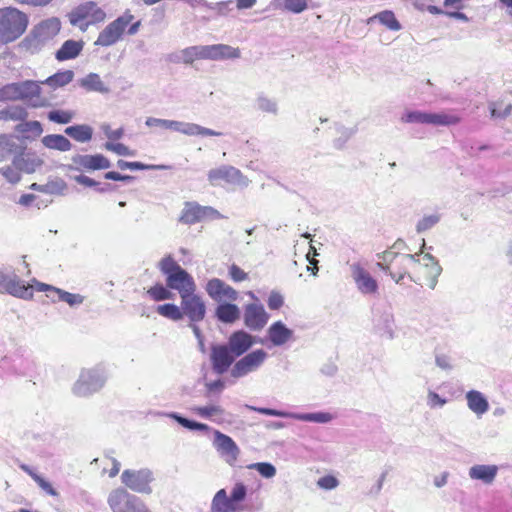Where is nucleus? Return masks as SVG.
Instances as JSON below:
<instances>
[{"mask_svg":"<svg viewBox=\"0 0 512 512\" xmlns=\"http://www.w3.org/2000/svg\"><path fill=\"white\" fill-rule=\"evenodd\" d=\"M183 64L190 65L195 60L224 61L241 56L240 49L227 44L195 45L181 49Z\"/></svg>","mask_w":512,"mask_h":512,"instance_id":"obj_1","label":"nucleus"},{"mask_svg":"<svg viewBox=\"0 0 512 512\" xmlns=\"http://www.w3.org/2000/svg\"><path fill=\"white\" fill-rule=\"evenodd\" d=\"M27 101L33 108H41L49 105L46 98L41 96V87L38 82L26 80L10 83L0 88V101Z\"/></svg>","mask_w":512,"mask_h":512,"instance_id":"obj_2","label":"nucleus"},{"mask_svg":"<svg viewBox=\"0 0 512 512\" xmlns=\"http://www.w3.org/2000/svg\"><path fill=\"white\" fill-rule=\"evenodd\" d=\"M158 268L166 276L167 287L177 291L180 298L189 292H196V283L193 277L172 256L167 255L162 258L158 263Z\"/></svg>","mask_w":512,"mask_h":512,"instance_id":"obj_3","label":"nucleus"},{"mask_svg":"<svg viewBox=\"0 0 512 512\" xmlns=\"http://www.w3.org/2000/svg\"><path fill=\"white\" fill-rule=\"evenodd\" d=\"M28 16L15 7L0 8V46L20 38L28 27Z\"/></svg>","mask_w":512,"mask_h":512,"instance_id":"obj_4","label":"nucleus"},{"mask_svg":"<svg viewBox=\"0 0 512 512\" xmlns=\"http://www.w3.org/2000/svg\"><path fill=\"white\" fill-rule=\"evenodd\" d=\"M107 379L108 371L102 364L83 368L72 386V393L77 397H90L105 386Z\"/></svg>","mask_w":512,"mask_h":512,"instance_id":"obj_5","label":"nucleus"},{"mask_svg":"<svg viewBox=\"0 0 512 512\" xmlns=\"http://www.w3.org/2000/svg\"><path fill=\"white\" fill-rule=\"evenodd\" d=\"M247 494L248 487L241 481L234 483L229 495L226 489L222 488L213 496L210 512H243L242 502Z\"/></svg>","mask_w":512,"mask_h":512,"instance_id":"obj_6","label":"nucleus"},{"mask_svg":"<svg viewBox=\"0 0 512 512\" xmlns=\"http://www.w3.org/2000/svg\"><path fill=\"white\" fill-rule=\"evenodd\" d=\"M145 125L148 128L173 130L186 136H221L222 132L203 127L196 123L147 117Z\"/></svg>","mask_w":512,"mask_h":512,"instance_id":"obj_7","label":"nucleus"},{"mask_svg":"<svg viewBox=\"0 0 512 512\" xmlns=\"http://www.w3.org/2000/svg\"><path fill=\"white\" fill-rule=\"evenodd\" d=\"M68 18L71 25L85 32L89 26L103 22L106 13L96 2L88 1L75 7L68 14Z\"/></svg>","mask_w":512,"mask_h":512,"instance_id":"obj_8","label":"nucleus"},{"mask_svg":"<svg viewBox=\"0 0 512 512\" xmlns=\"http://www.w3.org/2000/svg\"><path fill=\"white\" fill-rule=\"evenodd\" d=\"M134 15L130 10H126L122 15L110 22L99 33L95 45L101 47H110L122 40L128 25L133 21Z\"/></svg>","mask_w":512,"mask_h":512,"instance_id":"obj_9","label":"nucleus"},{"mask_svg":"<svg viewBox=\"0 0 512 512\" xmlns=\"http://www.w3.org/2000/svg\"><path fill=\"white\" fill-rule=\"evenodd\" d=\"M108 504L113 512H151L140 497L123 488L115 489L109 494Z\"/></svg>","mask_w":512,"mask_h":512,"instance_id":"obj_10","label":"nucleus"},{"mask_svg":"<svg viewBox=\"0 0 512 512\" xmlns=\"http://www.w3.org/2000/svg\"><path fill=\"white\" fill-rule=\"evenodd\" d=\"M120 478L122 484L133 492L149 495L153 491L151 484L155 476L149 468L125 469Z\"/></svg>","mask_w":512,"mask_h":512,"instance_id":"obj_11","label":"nucleus"},{"mask_svg":"<svg viewBox=\"0 0 512 512\" xmlns=\"http://www.w3.org/2000/svg\"><path fill=\"white\" fill-rule=\"evenodd\" d=\"M207 179L212 186H219L223 183L241 188H246L250 180L241 170L231 165H220L210 169L207 173Z\"/></svg>","mask_w":512,"mask_h":512,"instance_id":"obj_12","label":"nucleus"},{"mask_svg":"<svg viewBox=\"0 0 512 512\" xmlns=\"http://www.w3.org/2000/svg\"><path fill=\"white\" fill-rule=\"evenodd\" d=\"M349 268L355 288L361 295L366 297H375L378 295V280L361 261L351 263Z\"/></svg>","mask_w":512,"mask_h":512,"instance_id":"obj_13","label":"nucleus"},{"mask_svg":"<svg viewBox=\"0 0 512 512\" xmlns=\"http://www.w3.org/2000/svg\"><path fill=\"white\" fill-rule=\"evenodd\" d=\"M246 408L252 411H255L257 413L267 415V416H274V417H281V418H290L298 421H305V422H313V423H319V424H326L331 422L335 417L333 414L329 412H309V413H298V412H289L284 410H277L272 408H265V407H255L251 405H246Z\"/></svg>","mask_w":512,"mask_h":512,"instance_id":"obj_14","label":"nucleus"},{"mask_svg":"<svg viewBox=\"0 0 512 512\" xmlns=\"http://www.w3.org/2000/svg\"><path fill=\"white\" fill-rule=\"evenodd\" d=\"M225 217L211 206H202L195 201H186L180 215L183 224L224 220Z\"/></svg>","mask_w":512,"mask_h":512,"instance_id":"obj_15","label":"nucleus"},{"mask_svg":"<svg viewBox=\"0 0 512 512\" xmlns=\"http://www.w3.org/2000/svg\"><path fill=\"white\" fill-rule=\"evenodd\" d=\"M268 358V353L260 348L242 355L231 368V376L236 379L244 378L258 371Z\"/></svg>","mask_w":512,"mask_h":512,"instance_id":"obj_16","label":"nucleus"},{"mask_svg":"<svg viewBox=\"0 0 512 512\" xmlns=\"http://www.w3.org/2000/svg\"><path fill=\"white\" fill-rule=\"evenodd\" d=\"M34 287L39 292H46V296L52 303L63 302L66 303L70 308L77 309L85 301L86 297L79 293H71L61 288L34 281Z\"/></svg>","mask_w":512,"mask_h":512,"instance_id":"obj_17","label":"nucleus"},{"mask_svg":"<svg viewBox=\"0 0 512 512\" xmlns=\"http://www.w3.org/2000/svg\"><path fill=\"white\" fill-rule=\"evenodd\" d=\"M212 445L220 458L230 466H234L240 455V448L228 435L219 430L213 431Z\"/></svg>","mask_w":512,"mask_h":512,"instance_id":"obj_18","label":"nucleus"},{"mask_svg":"<svg viewBox=\"0 0 512 512\" xmlns=\"http://www.w3.org/2000/svg\"><path fill=\"white\" fill-rule=\"evenodd\" d=\"M0 293L22 299H31L33 297V286L26 285L15 273L0 271Z\"/></svg>","mask_w":512,"mask_h":512,"instance_id":"obj_19","label":"nucleus"},{"mask_svg":"<svg viewBox=\"0 0 512 512\" xmlns=\"http://www.w3.org/2000/svg\"><path fill=\"white\" fill-rule=\"evenodd\" d=\"M415 277L423 276L426 284L430 289H435L438 277L442 272V268L438 261L431 254H418Z\"/></svg>","mask_w":512,"mask_h":512,"instance_id":"obj_20","label":"nucleus"},{"mask_svg":"<svg viewBox=\"0 0 512 512\" xmlns=\"http://www.w3.org/2000/svg\"><path fill=\"white\" fill-rule=\"evenodd\" d=\"M181 311L190 322H201L206 315V304L201 296L189 292L181 297Z\"/></svg>","mask_w":512,"mask_h":512,"instance_id":"obj_21","label":"nucleus"},{"mask_svg":"<svg viewBox=\"0 0 512 512\" xmlns=\"http://www.w3.org/2000/svg\"><path fill=\"white\" fill-rule=\"evenodd\" d=\"M61 23L57 18H50L39 23L25 41L37 48L58 34Z\"/></svg>","mask_w":512,"mask_h":512,"instance_id":"obj_22","label":"nucleus"},{"mask_svg":"<svg viewBox=\"0 0 512 512\" xmlns=\"http://www.w3.org/2000/svg\"><path fill=\"white\" fill-rule=\"evenodd\" d=\"M237 357L226 344H214L211 346L210 360L213 371L219 375L228 371Z\"/></svg>","mask_w":512,"mask_h":512,"instance_id":"obj_23","label":"nucleus"},{"mask_svg":"<svg viewBox=\"0 0 512 512\" xmlns=\"http://www.w3.org/2000/svg\"><path fill=\"white\" fill-rule=\"evenodd\" d=\"M269 315L262 304L251 303L244 307V324L251 331H260L267 324Z\"/></svg>","mask_w":512,"mask_h":512,"instance_id":"obj_24","label":"nucleus"},{"mask_svg":"<svg viewBox=\"0 0 512 512\" xmlns=\"http://www.w3.org/2000/svg\"><path fill=\"white\" fill-rule=\"evenodd\" d=\"M71 160L76 170L94 171L111 167L110 160L102 154H76Z\"/></svg>","mask_w":512,"mask_h":512,"instance_id":"obj_25","label":"nucleus"},{"mask_svg":"<svg viewBox=\"0 0 512 512\" xmlns=\"http://www.w3.org/2000/svg\"><path fill=\"white\" fill-rule=\"evenodd\" d=\"M206 292L216 302L223 300L235 301L238 298V292L218 278H213L208 281Z\"/></svg>","mask_w":512,"mask_h":512,"instance_id":"obj_26","label":"nucleus"},{"mask_svg":"<svg viewBox=\"0 0 512 512\" xmlns=\"http://www.w3.org/2000/svg\"><path fill=\"white\" fill-rule=\"evenodd\" d=\"M232 353L238 358L250 350L254 345V336L244 330L231 333L226 344Z\"/></svg>","mask_w":512,"mask_h":512,"instance_id":"obj_27","label":"nucleus"},{"mask_svg":"<svg viewBox=\"0 0 512 512\" xmlns=\"http://www.w3.org/2000/svg\"><path fill=\"white\" fill-rule=\"evenodd\" d=\"M12 164L16 170L29 174L35 172L43 164V161L35 153L27 152L23 145L22 152L13 158Z\"/></svg>","mask_w":512,"mask_h":512,"instance_id":"obj_28","label":"nucleus"},{"mask_svg":"<svg viewBox=\"0 0 512 512\" xmlns=\"http://www.w3.org/2000/svg\"><path fill=\"white\" fill-rule=\"evenodd\" d=\"M294 332L282 321L272 323L267 329L269 341L276 347H280L293 339Z\"/></svg>","mask_w":512,"mask_h":512,"instance_id":"obj_29","label":"nucleus"},{"mask_svg":"<svg viewBox=\"0 0 512 512\" xmlns=\"http://www.w3.org/2000/svg\"><path fill=\"white\" fill-rule=\"evenodd\" d=\"M467 406L477 417L488 412L490 405L487 398L478 390H470L465 394Z\"/></svg>","mask_w":512,"mask_h":512,"instance_id":"obj_30","label":"nucleus"},{"mask_svg":"<svg viewBox=\"0 0 512 512\" xmlns=\"http://www.w3.org/2000/svg\"><path fill=\"white\" fill-rule=\"evenodd\" d=\"M23 144L16 137L11 135L0 136V161H6L13 158L19 152H22Z\"/></svg>","mask_w":512,"mask_h":512,"instance_id":"obj_31","label":"nucleus"},{"mask_svg":"<svg viewBox=\"0 0 512 512\" xmlns=\"http://www.w3.org/2000/svg\"><path fill=\"white\" fill-rule=\"evenodd\" d=\"M498 473V466L477 464L469 468L468 475L472 480L481 481L484 484H491Z\"/></svg>","mask_w":512,"mask_h":512,"instance_id":"obj_32","label":"nucleus"},{"mask_svg":"<svg viewBox=\"0 0 512 512\" xmlns=\"http://www.w3.org/2000/svg\"><path fill=\"white\" fill-rule=\"evenodd\" d=\"M215 316L222 323L232 324L240 319L241 311L236 304L224 302L216 307Z\"/></svg>","mask_w":512,"mask_h":512,"instance_id":"obj_33","label":"nucleus"},{"mask_svg":"<svg viewBox=\"0 0 512 512\" xmlns=\"http://www.w3.org/2000/svg\"><path fill=\"white\" fill-rule=\"evenodd\" d=\"M192 411L199 417L211 420L217 424L224 421L225 410L220 405L196 406L192 408Z\"/></svg>","mask_w":512,"mask_h":512,"instance_id":"obj_34","label":"nucleus"},{"mask_svg":"<svg viewBox=\"0 0 512 512\" xmlns=\"http://www.w3.org/2000/svg\"><path fill=\"white\" fill-rule=\"evenodd\" d=\"M375 329L387 339H393L395 334L394 316L391 313H383L375 320Z\"/></svg>","mask_w":512,"mask_h":512,"instance_id":"obj_35","label":"nucleus"},{"mask_svg":"<svg viewBox=\"0 0 512 512\" xmlns=\"http://www.w3.org/2000/svg\"><path fill=\"white\" fill-rule=\"evenodd\" d=\"M82 49L83 43L81 41L67 40L56 52V59L59 61L74 59L80 54Z\"/></svg>","mask_w":512,"mask_h":512,"instance_id":"obj_36","label":"nucleus"},{"mask_svg":"<svg viewBox=\"0 0 512 512\" xmlns=\"http://www.w3.org/2000/svg\"><path fill=\"white\" fill-rule=\"evenodd\" d=\"M41 142L46 148L61 152L70 151L72 148L70 140L60 134L46 135L42 138Z\"/></svg>","mask_w":512,"mask_h":512,"instance_id":"obj_37","label":"nucleus"},{"mask_svg":"<svg viewBox=\"0 0 512 512\" xmlns=\"http://www.w3.org/2000/svg\"><path fill=\"white\" fill-rule=\"evenodd\" d=\"M65 134L77 142L86 143L92 139L93 128L87 124L73 125L65 129Z\"/></svg>","mask_w":512,"mask_h":512,"instance_id":"obj_38","label":"nucleus"},{"mask_svg":"<svg viewBox=\"0 0 512 512\" xmlns=\"http://www.w3.org/2000/svg\"><path fill=\"white\" fill-rule=\"evenodd\" d=\"M460 117L446 112H427L426 124L433 126H450L459 123Z\"/></svg>","mask_w":512,"mask_h":512,"instance_id":"obj_39","label":"nucleus"},{"mask_svg":"<svg viewBox=\"0 0 512 512\" xmlns=\"http://www.w3.org/2000/svg\"><path fill=\"white\" fill-rule=\"evenodd\" d=\"M79 85L87 91L108 93L109 88L101 80L97 73H89L79 80Z\"/></svg>","mask_w":512,"mask_h":512,"instance_id":"obj_40","label":"nucleus"},{"mask_svg":"<svg viewBox=\"0 0 512 512\" xmlns=\"http://www.w3.org/2000/svg\"><path fill=\"white\" fill-rule=\"evenodd\" d=\"M19 468L28 474L46 494L58 496V492L53 488L51 483L39 475L34 468L24 463L20 464Z\"/></svg>","mask_w":512,"mask_h":512,"instance_id":"obj_41","label":"nucleus"},{"mask_svg":"<svg viewBox=\"0 0 512 512\" xmlns=\"http://www.w3.org/2000/svg\"><path fill=\"white\" fill-rule=\"evenodd\" d=\"M418 253L415 254H402L397 259V264H394L391 268H395L397 271H403L406 274L415 275L417 264Z\"/></svg>","mask_w":512,"mask_h":512,"instance_id":"obj_42","label":"nucleus"},{"mask_svg":"<svg viewBox=\"0 0 512 512\" xmlns=\"http://www.w3.org/2000/svg\"><path fill=\"white\" fill-rule=\"evenodd\" d=\"M27 117V109L20 105L8 106L0 110V121H24Z\"/></svg>","mask_w":512,"mask_h":512,"instance_id":"obj_43","label":"nucleus"},{"mask_svg":"<svg viewBox=\"0 0 512 512\" xmlns=\"http://www.w3.org/2000/svg\"><path fill=\"white\" fill-rule=\"evenodd\" d=\"M74 78V72L72 70H64L55 73L54 75L48 77L43 84L50 86L53 89L63 87L69 84Z\"/></svg>","mask_w":512,"mask_h":512,"instance_id":"obj_44","label":"nucleus"},{"mask_svg":"<svg viewBox=\"0 0 512 512\" xmlns=\"http://www.w3.org/2000/svg\"><path fill=\"white\" fill-rule=\"evenodd\" d=\"M378 20L382 25L392 31H399L402 27L399 21L396 19L395 14L390 10H384L374 15L369 21Z\"/></svg>","mask_w":512,"mask_h":512,"instance_id":"obj_45","label":"nucleus"},{"mask_svg":"<svg viewBox=\"0 0 512 512\" xmlns=\"http://www.w3.org/2000/svg\"><path fill=\"white\" fill-rule=\"evenodd\" d=\"M167 416L173 420H175L177 423H179L182 427L189 429V430H195V431H201L206 432L210 430V427L207 424L196 422L193 420H190L188 418L183 417L182 415L171 412L168 413Z\"/></svg>","mask_w":512,"mask_h":512,"instance_id":"obj_46","label":"nucleus"},{"mask_svg":"<svg viewBox=\"0 0 512 512\" xmlns=\"http://www.w3.org/2000/svg\"><path fill=\"white\" fill-rule=\"evenodd\" d=\"M256 107L259 111L277 115L279 108L278 103L275 99L270 98L264 94H259L255 100Z\"/></svg>","mask_w":512,"mask_h":512,"instance_id":"obj_47","label":"nucleus"},{"mask_svg":"<svg viewBox=\"0 0 512 512\" xmlns=\"http://www.w3.org/2000/svg\"><path fill=\"white\" fill-rule=\"evenodd\" d=\"M336 137L334 138V146L337 149L344 147L346 142L356 133L355 127H345L340 124L335 125Z\"/></svg>","mask_w":512,"mask_h":512,"instance_id":"obj_48","label":"nucleus"},{"mask_svg":"<svg viewBox=\"0 0 512 512\" xmlns=\"http://www.w3.org/2000/svg\"><path fill=\"white\" fill-rule=\"evenodd\" d=\"M157 313L165 318L173 321H179L183 318L181 306H177L173 303H166L159 305L156 309Z\"/></svg>","mask_w":512,"mask_h":512,"instance_id":"obj_49","label":"nucleus"},{"mask_svg":"<svg viewBox=\"0 0 512 512\" xmlns=\"http://www.w3.org/2000/svg\"><path fill=\"white\" fill-rule=\"evenodd\" d=\"M275 7L284 8L292 13H301L307 8L306 0H273Z\"/></svg>","mask_w":512,"mask_h":512,"instance_id":"obj_50","label":"nucleus"},{"mask_svg":"<svg viewBox=\"0 0 512 512\" xmlns=\"http://www.w3.org/2000/svg\"><path fill=\"white\" fill-rule=\"evenodd\" d=\"M402 254H399L397 251H394L392 249L386 250L382 254H378V258L382 261L377 263V266L383 271L388 272V270L392 269L391 267L394 264H397V259Z\"/></svg>","mask_w":512,"mask_h":512,"instance_id":"obj_51","label":"nucleus"},{"mask_svg":"<svg viewBox=\"0 0 512 512\" xmlns=\"http://www.w3.org/2000/svg\"><path fill=\"white\" fill-rule=\"evenodd\" d=\"M247 468L257 471L265 479H272L276 476L277 473L276 467L269 462L251 463L247 466Z\"/></svg>","mask_w":512,"mask_h":512,"instance_id":"obj_52","label":"nucleus"},{"mask_svg":"<svg viewBox=\"0 0 512 512\" xmlns=\"http://www.w3.org/2000/svg\"><path fill=\"white\" fill-rule=\"evenodd\" d=\"M170 290L171 289H169L167 286L165 287L162 284H156L148 289L147 294L154 301L170 300L174 296Z\"/></svg>","mask_w":512,"mask_h":512,"instance_id":"obj_53","label":"nucleus"},{"mask_svg":"<svg viewBox=\"0 0 512 512\" xmlns=\"http://www.w3.org/2000/svg\"><path fill=\"white\" fill-rule=\"evenodd\" d=\"M75 117V112L70 110H52L47 114V118L54 123L68 124Z\"/></svg>","mask_w":512,"mask_h":512,"instance_id":"obj_54","label":"nucleus"},{"mask_svg":"<svg viewBox=\"0 0 512 512\" xmlns=\"http://www.w3.org/2000/svg\"><path fill=\"white\" fill-rule=\"evenodd\" d=\"M489 109L493 118H506L512 111V105L510 103L504 104L502 101L491 102Z\"/></svg>","mask_w":512,"mask_h":512,"instance_id":"obj_55","label":"nucleus"},{"mask_svg":"<svg viewBox=\"0 0 512 512\" xmlns=\"http://www.w3.org/2000/svg\"><path fill=\"white\" fill-rule=\"evenodd\" d=\"M16 130L22 134L31 133L35 137L40 136L43 132L42 125L39 121L22 122L16 126Z\"/></svg>","mask_w":512,"mask_h":512,"instance_id":"obj_56","label":"nucleus"},{"mask_svg":"<svg viewBox=\"0 0 512 512\" xmlns=\"http://www.w3.org/2000/svg\"><path fill=\"white\" fill-rule=\"evenodd\" d=\"M66 190V184L63 180L50 181L41 186V192L49 195H63Z\"/></svg>","mask_w":512,"mask_h":512,"instance_id":"obj_57","label":"nucleus"},{"mask_svg":"<svg viewBox=\"0 0 512 512\" xmlns=\"http://www.w3.org/2000/svg\"><path fill=\"white\" fill-rule=\"evenodd\" d=\"M427 112L423 111H407L401 116L404 123L426 124Z\"/></svg>","mask_w":512,"mask_h":512,"instance_id":"obj_58","label":"nucleus"},{"mask_svg":"<svg viewBox=\"0 0 512 512\" xmlns=\"http://www.w3.org/2000/svg\"><path fill=\"white\" fill-rule=\"evenodd\" d=\"M106 150L114 152L119 156H134V152L122 143H113L108 141L104 144Z\"/></svg>","mask_w":512,"mask_h":512,"instance_id":"obj_59","label":"nucleus"},{"mask_svg":"<svg viewBox=\"0 0 512 512\" xmlns=\"http://www.w3.org/2000/svg\"><path fill=\"white\" fill-rule=\"evenodd\" d=\"M385 273L388 274L398 285L403 284V280L405 277H408L410 281L416 284H420V277H415V275L413 274H406L403 271H397L395 268H392Z\"/></svg>","mask_w":512,"mask_h":512,"instance_id":"obj_60","label":"nucleus"},{"mask_svg":"<svg viewBox=\"0 0 512 512\" xmlns=\"http://www.w3.org/2000/svg\"><path fill=\"white\" fill-rule=\"evenodd\" d=\"M339 484V480L333 475H325L317 480V486L326 491L336 489Z\"/></svg>","mask_w":512,"mask_h":512,"instance_id":"obj_61","label":"nucleus"},{"mask_svg":"<svg viewBox=\"0 0 512 512\" xmlns=\"http://www.w3.org/2000/svg\"><path fill=\"white\" fill-rule=\"evenodd\" d=\"M447 403V400L441 397L438 393L434 391H429L427 394V405L434 408H441Z\"/></svg>","mask_w":512,"mask_h":512,"instance_id":"obj_62","label":"nucleus"},{"mask_svg":"<svg viewBox=\"0 0 512 512\" xmlns=\"http://www.w3.org/2000/svg\"><path fill=\"white\" fill-rule=\"evenodd\" d=\"M283 304H284L283 296L277 291H272L267 300V305H268L269 309L278 310L283 306Z\"/></svg>","mask_w":512,"mask_h":512,"instance_id":"obj_63","label":"nucleus"},{"mask_svg":"<svg viewBox=\"0 0 512 512\" xmlns=\"http://www.w3.org/2000/svg\"><path fill=\"white\" fill-rule=\"evenodd\" d=\"M229 275L235 282H242L248 278V274L235 264L229 268Z\"/></svg>","mask_w":512,"mask_h":512,"instance_id":"obj_64","label":"nucleus"}]
</instances>
